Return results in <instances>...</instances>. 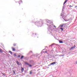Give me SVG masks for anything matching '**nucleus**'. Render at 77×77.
I'll use <instances>...</instances> for the list:
<instances>
[{"mask_svg": "<svg viewBox=\"0 0 77 77\" xmlns=\"http://www.w3.org/2000/svg\"><path fill=\"white\" fill-rule=\"evenodd\" d=\"M76 47V46L75 45H74L73 47L71 48L70 50H73V49H74V48H75Z\"/></svg>", "mask_w": 77, "mask_h": 77, "instance_id": "obj_1", "label": "nucleus"}, {"mask_svg": "<svg viewBox=\"0 0 77 77\" xmlns=\"http://www.w3.org/2000/svg\"><path fill=\"white\" fill-rule=\"evenodd\" d=\"M18 2L19 5H20V4H22V3H23V1L20 0Z\"/></svg>", "mask_w": 77, "mask_h": 77, "instance_id": "obj_2", "label": "nucleus"}, {"mask_svg": "<svg viewBox=\"0 0 77 77\" xmlns=\"http://www.w3.org/2000/svg\"><path fill=\"white\" fill-rule=\"evenodd\" d=\"M57 63V62H54L51 63V65H54L56 64V63Z\"/></svg>", "mask_w": 77, "mask_h": 77, "instance_id": "obj_3", "label": "nucleus"}, {"mask_svg": "<svg viewBox=\"0 0 77 77\" xmlns=\"http://www.w3.org/2000/svg\"><path fill=\"white\" fill-rule=\"evenodd\" d=\"M12 51H15L16 50L15 48H14L13 47H12Z\"/></svg>", "mask_w": 77, "mask_h": 77, "instance_id": "obj_4", "label": "nucleus"}, {"mask_svg": "<svg viewBox=\"0 0 77 77\" xmlns=\"http://www.w3.org/2000/svg\"><path fill=\"white\" fill-rule=\"evenodd\" d=\"M69 0H65V2L63 3V5H64L68 1H69Z\"/></svg>", "mask_w": 77, "mask_h": 77, "instance_id": "obj_5", "label": "nucleus"}, {"mask_svg": "<svg viewBox=\"0 0 77 77\" xmlns=\"http://www.w3.org/2000/svg\"><path fill=\"white\" fill-rule=\"evenodd\" d=\"M16 63L17 65H20V63H19V62L17 60L16 61Z\"/></svg>", "mask_w": 77, "mask_h": 77, "instance_id": "obj_6", "label": "nucleus"}, {"mask_svg": "<svg viewBox=\"0 0 77 77\" xmlns=\"http://www.w3.org/2000/svg\"><path fill=\"white\" fill-rule=\"evenodd\" d=\"M64 26V24H63L62 25H60V26L61 27H63V26Z\"/></svg>", "mask_w": 77, "mask_h": 77, "instance_id": "obj_7", "label": "nucleus"}, {"mask_svg": "<svg viewBox=\"0 0 77 77\" xmlns=\"http://www.w3.org/2000/svg\"><path fill=\"white\" fill-rule=\"evenodd\" d=\"M21 68L22 69L21 71H22V72H23V71H24V68L21 67Z\"/></svg>", "mask_w": 77, "mask_h": 77, "instance_id": "obj_8", "label": "nucleus"}, {"mask_svg": "<svg viewBox=\"0 0 77 77\" xmlns=\"http://www.w3.org/2000/svg\"><path fill=\"white\" fill-rule=\"evenodd\" d=\"M59 43H63V41L60 40L59 41Z\"/></svg>", "mask_w": 77, "mask_h": 77, "instance_id": "obj_9", "label": "nucleus"}, {"mask_svg": "<svg viewBox=\"0 0 77 77\" xmlns=\"http://www.w3.org/2000/svg\"><path fill=\"white\" fill-rule=\"evenodd\" d=\"M3 51H2L1 49H0V53H3Z\"/></svg>", "mask_w": 77, "mask_h": 77, "instance_id": "obj_10", "label": "nucleus"}, {"mask_svg": "<svg viewBox=\"0 0 77 77\" xmlns=\"http://www.w3.org/2000/svg\"><path fill=\"white\" fill-rule=\"evenodd\" d=\"M9 53L11 54H12V52L11 51H9Z\"/></svg>", "mask_w": 77, "mask_h": 77, "instance_id": "obj_11", "label": "nucleus"}, {"mask_svg": "<svg viewBox=\"0 0 77 77\" xmlns=\"http://www.w3.org/2000/svg\"><path fill=\"white\" fill-rule=\"evenodd\" d=\"M64 20L65 21H69V20H66L65 19H64Z\"/></svg>", "mask_w": 77, "mask_h": 77, "instance_id": "obj_12", "label": "nucleus"}, {"mask_svg": "<svg viewBox=\"0 0 77 77\" xmlns=\"http://www.w3.org/2000/svg\"><path fill=\"white\" fill-rule=\"evenodd\" d=\"M14 56H17V54H16V53H14Z\"/></svg>", "mask_w": 77, "mask_h": 77, "instance_id": "obj_13", "label": "nucleus"}, {"mask_svg": "<svg viewBox=\"0 0 77 77\" xmlns=\"http://www.w3.org/2000/svg\"><path fill=\"white\" fill-rule=\"evenodd\" d=\"M60 29H61V30H62V31L63 30V28H60Z\"/></svg>", "mask_w": 77, "mask_h": 77, "instance_id": "obj_14", "label": "nucleus"}, {"mask_svg": "<svg viewBox=\"0 0 77 77\" xmlns=\"http://www.w3.org/2000/svg\"><path fill=\"white\" fill-rule=\"evenodd\" d=\"M24 57V56H22L21 58V59H23V58Z\"/></svg>", "mask_w": 77, "mask_h": 77, "instance_id": "obj_15", "label": "nucleus"}, {"mask_svg": "<svg viewBox=\"0 0 77 77\" xmlns=\"http://www.w3.org/2000/svg\"><path fill=\"white\" fill-rule=\"evenodd\" d=\"M32 71H30V72L29 73V74H31L32 73Z\"/></svg>", "mask_w": 77, "mask_h": 77, "instance_id": "obj_16", "label": "nucleus"}, {"mask_svg": "<svg viewBox=\"0 0 77 77\" xmlns=\"http://www.w3.org/2000/svg\"><path fill=\"white\" fill-rule=\"evenodd\" d=\"M16 45H16V44H13L14 46H16Z\"/></svg>", "mask_w": 77, "mask_h": 77, "instance_id": "obj_17", "label": "nucleus"}, {"mask_svg": "<svg viewBox=\"0 0 77 77\" xmlns=\"http://www.w3.org/2000/svg\"><path fill=\"white\" fill-rule=\"evenodd\" d=\"M13 72H14V74H15V71H14V70H13Z\"/></svg>", "mask_w": 77, "mask_h": 77, "instance_id": "obj_18", "label": "nucleus"}, {"mask_svg": "<svg viewBox=\"0 0 77 77\" xmlns=\"http://www.w3.org/2000/svg\"><path fill=\"white\" fill-rule=\"evenodd\" d=\"M69 7H70V8H71V7H72V6H71V5H70V6H69Z\"/></svg>", "mask_w": 77, "mask_h": 77, "instance_id": "obj_19", "label": "nucleus"}, {"mask_svg": "<svg viewBox=\"0 0 77 77\" xmlns=\"http://www.w3.org/2000/svg\"><path fill=\"white\" fill-rule=\"evenodd\" d=\"M45 53H47V51H45Z\"/></svg>", "mask_w": 77, "mask_h": 77, "instance_id": "obj_20", "label": "nucleus"}, {"mask_svg": "<svg viewBox=\"0 0 77 77\" xmlns=\"http://www.w3.org/2000/svg\"><path fill=\"white\" fill-rule=\"evenodd\" d=\"M18 57H20V55H18Z\"/></svg>", "mask_w": 77, "mask_h": 77, "instance_id": "obj_21", "label": "nucleus"}, {"mask_svg": "<svg viewBox=\"0 0 77 77\" xmlns=\"http://www.w3.org/2000/svg\"><path fill=\"white\" fill-rule=\"evenodd\" d=\"M75 8H77V6H75Z\"/></svg>", "mask_w": 77, "mask_h": 77, "instance_id": "obj_22", "label": "nucleus"}, {"mask_svg": "<svg viewBox=\"0 0 77 77\" xmlns=\"http://www.w3.org/2000/svg\"><path fill=\"white\" fill-rule=\"evenodd\" d=\"M51 66V65L50 64V65H48V66Z\"/></svg>", "mask_w": 77, "mask_h": 77, "instance_id": "obj_23", "label": "nucleus"}, {"mask_svg": "<svg viewBox=\"0 0 77 77\" xmlns=\"http://www.w3.org/2000/svg\"><path fill=\"white\" fill-rule=\"evenodd\" d=\"M54 27H56V26H54Z\"/></svg>", "mask_w": 77, "mask_h": 77, "instance_id": "obj_24", "label": "nucleus"}, {"mask_svg": "<svg viewBox=\"0 0 77 77\" xmlns=\"http://www.w3.org/2000/svg\"><path fill=\"white\" fill-rule=\"evenodd\" d=\"M53 45V44H52L51 45V46H52V45Z\"/></svg>", "mask_w": 77, "mask_h": 77, "instance_id": "obj_25", "label": "nucleus"}, {"mask_svg": "<svg viewBox=\"0 0 77 77\" xmlns=\"http://www.w3.org/2000/svg\"><path fill=\"white\" fill-rule=\"evenodd\" d=\"M30 66H32V65H30Z\"/></svg>", "mask_w": 77, "mask_h": 77, "instance_id": "obj_26", "label": "nucleus"}]
</instances>
